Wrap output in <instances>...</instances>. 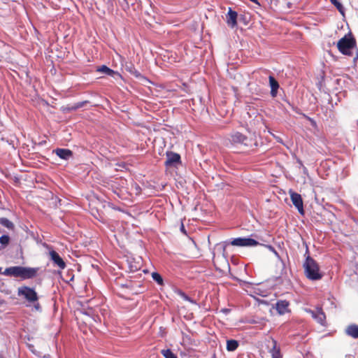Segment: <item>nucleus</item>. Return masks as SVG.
Returning a JSON list of instances; mask_svg holds the SVG:
<instances>
[{
	"mask_svg": "<svg viewBox=\"0 0 358 358\" xmlns=\"http://www.w3.org/2000/svg\"><path fill=\"white\" fill-rule=\"evenodd\" d=\"M38 271V268L24 267L20 266H10L6 268L3 275L20 278L22 280L34 278Z\"/></svg>",
	"mask_w": 358,
	"mask_h": 358,
	"instance_id": "1",
	"label": "nucleus"
},
{
	"mask_svg": "<svg viewBox=\"0 0 358 358\" xmlns=\"http://www.w3.org/2000/svg\"><path fill=\"white\" fill-rule=\"evenodd\" d=\"M17 295L23 297L28 303L26 306H33L36 311L41 310V305L38 302V296L34 288L28 286H22L17 289Z\"/></svg>",
	"mask_w": 358,
	"mask_h": 358,
	"instance_id": "2",
	"label": "nucleus"
},
{
	"mask_svg": "<svg viewBox=\"0 0 358 358\" xmlns=\"http://www.w3.org/2000/svg\"><path fill=\"white\" fill-rule=\"evenodd\" d=\"M303 268L306 276L311 280H318L322 278L320 268L317 262L308 255L303 263Z\"/></svg>",
	"mask_w": 358,
	"mask_h": 358,
	"instance_id": "3",
	"label": "nucleus"
},
{
	"mask_svg": "<svg viewBox=\"0 0 358 358\" xmlns=\"http://www.w3.org/2000/svg\"><path fill=\"white\" fill-rule=\"evenodd\" d=\"M355 44V38L350 34H348L345 35L338 41L337 48L342 54L350 55Z\"/></svg>",
	"mask_w": 358,
	"mask_h": 358,
	"instance_id": "4",
	"label": "nucleus"
},
{
	"mask_svg": "<svg viewBox=\"0 0 358 358\" xmlns=\"http://www.w3.org/2000/svg\"><path fill=\"white\" fill-rule=\"evenodd\" d=\"M230 244L234 246L238 247H254L259 244V243L253 238H234Z\"/></svg>",
	"mask_w": 358,
	"mask_h": 358,
	"instance_id": "5",
	"label": "nucleus"
},
{
	"mask_svg": "<svg viewBox=\"0 0 358 358\" xmlns=\"http://www.w3.org/2000/svg\"><path fill=\"white\" fill-rule=\"evenodd\" d=\"M306 312L310 313L312 317L318 323L324 325L325 323L326 316L322 308H317L315 310L306 309Z\"/></svg>",
	"mask_w": 358,
	"mask_h": 358,
	"instance_id": "6",
	"label": "nucleus"
},
{
	"mask_svg": "<svg viewBox=\"0 0 358 358\" xmlns=\"http://www.w3.org/2000/svg\"><path fill=\"white\" fill-rule=\"evenodd\" d=\"M289 194L294 206L297 208L300 214L303 215L304 210L301 196L292 190L289 191Z\"/></svg>",
	"mask_w": 358,
	"mask_h": 358,
	"instance_id": "7",
	"label": "nucleus"
},
{
	"mask_svg": "<svg viewBox=\"0 0 358 358\" xmlns=\"http://www.w3.org/2000/svg\"><path fill=\"white\" fill-rule=\"evenodd\" d=\"M180 156L174 152H167L166 153V160L165 162V165L166 166H175L177 164L180 163Z\"/></svg>",
	"mask_w": 358,
	"mask_h": 358,
	"instance_id": "8",
	"label": "nucleus"
},
{
	"mask_svg": "<svg viewBox=\"0 0 358 358\" xmlns=\"http://www.w3.org/2000/svg\"><path fill=\"white\" fill-rule=\"evenodd\" d=\"M50 259L57 265L59 268L64 269L66 264L59 254L55 250H52L49 252Z\"/></svg>",
	"mask_w": 358,
	"mask_h": 358,
	"instance_id": "9",
	"label": "nucleus"
},
{
	"mask_svg": "<svg viewBox=\"0 0 358 358\" xmlns=\"http://www.w3.org/2000/svg\"><path fill=\"white\" fill-rule=\"evenodd\" d=\"M237 16V13L236 11L232 10V9L229 8L226 16V22L229 27L234 28L236 26Z\"/></svg>",
	"mask_w": 358,
	"mask_h": 358,
	"instance_id": "10",
	"label": "nucleus"
},
{
	"mask_svg": "<svg viewBox=\"0 0 358 358\" xmlns=\"http://www.w3.org/2000/svg\"><path fill=\"white\" fill-rule=\"evenodd\" d=\"M247 141V137L239 132H235L231 135V141L233 143L246 145Z\"/></svg>",
	"mask_w": 358,
	"mask_h": 358,
	"instance_id": "11",
	"label": "nucleus"
},
{
	"mask_svg": "<svg viewBox=\"0 0 358 358\" xmlns=\"http://www.w3.org/2000/svg\"><path fill=\"white\" fill-rule=\"evenodd\" d=\"M289 302L280 300L276 303V310L280 315H283L288 311Z\"/></svg>",
	"mask_w": 358,
	"mask_h": 358,
	"instance_id": "12",
	"label": "nucleus"
},
{
	"mask_svg": "<svg viewBox=\"0 0 358 358\" xmlns=\"http://www.w3.org/2000/svg\"><path fill=\"white\" fill-rule=\"evenodd\" d=\"M269 85L271 87V94L273 97L277 95L279 84L278 81L271 76H269Z\"/></svg>",
	"mask_w": 358,
	"mask_h": 358,
	"instance_id": "13",
	"label": "nucleus"
},
{
	"mask_svg": "<svg viewBox=\"0 0 358 358\" xmlns=\"http://www.w3.org/2000/svg\"><path fill=\"white\" fill-rule=\"evenodd\" d=\"M55 152L59 157L66 160L69 159L72 155V152L68 149L58 148L55 150Z\"/></svg>",
	"mask_w": 358,
	"mask_h": 358,
	"instance_id": "14",
	"label": "nucleus"
},
{
	"mask_svg": "<svg viewBox=\"0 0 358 358\" xmlns=\"http://www.w3.org/2000/svg\"><path fill=\"white\" fill-rule=\"evenodd\" d=\"M97 71L100 73H106L110 76H112L113 78L120 77V75L119 73L114 71L113 70L109 69L105 65L101 66L99 67Z\"/></svg>",
	"mask_w": 358,
	"mask_h": 358,
	"instance_id": "15",
	"label": "nucleus"
},
{
	"mask_svg": "<svg viewBox=\"0 0 358 358\" xmlns=\"http://www.w3.org/2000/svg\"><path fill=\"white\" fill-rule=\"evenodd\" d=\"M345 333L347 335H348L354 338H358V325H357V324L349 325L345 329Z\"/></svg>",
	"mask_w": 358,
	"mask_h": 358,
	"instance_id": "16",
	"label": "nucleus"
},
{
	"mask_svg": "<svg viewBox=\"0 0 358 358\" xmlns=\"http://www.w3.org/2000/svg\"><path fill=\"white\" fill-rule=\"evenodd\" d=\"M272 348L270 349L269 352L271 354L272 358H281L280 348L277 347V343L274 339H272Z\"/></svg>",
	"mask_w": 358,
	"mask_h": 358,
	"instance_id": "17",
	"label": "nucleus"
},
{
	"mask_svg": "<svg viewBox=\"0 0 358 358\" xmlns=\"http://www.w3.org/2000/svg\"><path fill=\"white\" fill-rule=\"evenodd\" d=\"M238 346V343L235 340H229L227 342V350L228 351H234Z\"/></svg>",
	"mask_w": 358,
	"mask_h": 358,
	"instance_id": "18",
	"label": "nucleus"
},
{
	"mask_svg": "<svg viewBox=\"0 0 358 358\" xmlns=\"http://www.w3.org/2000/svg\"><path fill=\"white\" fill-rule=\"evenodd\" d=\"M161 353L165 358H178L169 349L162 350Z\"/></svg>",
	"mask_w": 358,
	"mask_h": 358,
	"instance_id": "19",
	"label": "nucleus"
},
{
	"mask_svg": "<svg viewBox=\"0 0 358 358\" xmlns=\"http://www.w3.org/2000/svg\"><path fill=\"white\" fill-rule=\"evenodd\" d=\"M330 1L336 7V8L342 15L344 14L343 6L338 0H330Z\"/></svg>",
	"mask_w": 358,
	"mask_h": 358,
	"instance_id": "20",
	"label": "nucleus"
},
{
	"mask_svg": "<svg viewBox=\"0 0 358 358\" xmlns=\"http://www.w3.org/2000/svg\"><path fill=\"white\" fill-rule=\"evenodd\" d=\"M152 279L156 281L159 285H162L163 279L159 273L154 272L152 273Z\"/></svg>",
	"mask_w": 358,
	"mask_h": 358,
	"instance_id": "21",
	"label": "nucleus"
},
{
	"mask_svg": "<svg viewBox=\"0 0 358 358\" xmlns=\"http://www.w3.org/2000/svg\"><path fill=\"white\" fill-rule=\"evenodd\" d=\"M1 223L8 229H12L13 227V224L6 218H2Z\"/></svg>",
	"mask_w": 358,
	"mask_h": 358,
	"instance_id": "22",
	"label": "nucleus"
},
{
	"mask_svg": "<svg viewBox=\"0 0 358 358\" xmlns=\"http://www.w3.org/2000/svg\"><path fill=\"white\" fill-rule=\"evenodd\" d=\"M9 236L7 235H3L0 237V243L3 245H6L9 243Z\"/></svg>",
	"mask_w": 358,
	"mask_h": 358,
	"instance_id": "23",
	"label": "nucleus"
},
{
	"mask_svg": "<svg viewBox=\"0 0 358 358\" xmlns=\"http://www.w3.org/2000/svg\"><path fill=\"white\" fill-rule=\"evenodd\" d=\"M85 103H86V102H79V103H77L75 105H73L70 109L75 110H76L78 108H80L83 107Z\"/></svg>",
	"mask_w": 358,
	"mask_h": 358,
	"instance_id": "24",
	"label": "nucleus"
},
{
	"mask_svg": "<svg viewBox=\"0 0 358 358\" xmlns=\"http://www.w3.org/2000/svg\"><path fill=\"white\" fill-rule=\"evenodd\" d=\"M266 248L270 250L272 252H273V254L275 255L276 257H278V259H280V256L278 255V253L276 252V250L271 245H266Z\"/></svg>",
	"mask_w": 358,
	"mask_h": 358,
	"instance_id": "25",
	"label": "nucleus"
},
{
	"mask_svg": "<svg viewBox=\"0 0 358 358\" xmlns=\"http://www.w3.org/2000/svg\"><path fill=\"white\" fill-rule=\"evenodd\" d=\"M181 296H182V297L185 301H189V302H191V303H195V302H194L192 299H191L188 296H187L186 294H183V293H182V294H181Z\"/></svg>",
	"mask_w": 358,
	"mask_h": 358,
	"instance_id": "26",
	"label": "nucleus"
},
{
	"mask_svg": "<svg viewBox=\"0 0 358 358\" xmlns=\"http://www.w3.org/2000/svg\"><path fill=\"white\" fill-rule=\"evenodd\" d=\"M229 244L227 242L223 243V250L224 251L226 249L227 245Z\"/></svg>",
	"mask_w": 358,
	"mask_h": 358,
	"instance_id": "27",
	"label": "nucleus"
},
{
	"mask_svg": "<svg viewBox=\"0 0 358 358\" xmlns=\"http://www.w3.org/2000/svg\"><path fill=\"white\" fill-rule=\"evenodd\" d=\"M134 187H135V188H136V189L137 191L136 194H138L139 193L138 189H140L139 187L136 184L134 185Z\"/></svg>",
	"mask_w": 358,
	"mask_h": 358,
	"instance_id": "28",
	"label": "nucleus"
},
{
	"mask_svg": "<svg viewBox=\"0 0 358 358\" xmlns=\"http://www.w3.org/2000/svg\"><path fill=\"white\" fill-rule=\"evenodd\" d=\"M181 231L184 233H185V228H184V225L182 224L181 225V228H180Z\"/></svg>",
	"mask_w": 358,
	"mask_h": 358,
	"instance_id": "29",
	"label": "nucleus"
},
{
	"mask_svg": "<svg viewBox=\"0 0 358 358\" xmlns=\"http://www.w3.org/2000/svg\"><path fill=\"white\" fill-rule=\"evenodd\" d=\"M250 1L253 2V3H257V0H250Z\"/></svg>",
	"mask_w": 358,
	"mask_h": 358,
	"instance_id": "30",
	"label": "nucleus"
},
{
	"mask_svg": "<svg viewBox=\"0 0 358 358\" xmlns=\"http://www.w3.org/2000/svg\"><path fill=\"white\" fill-rule=\"evenodd\" d=\"M3 272H2V268L0 267V274H3Z\"/></svg>",
	"mask_w": 358,
	"mask_h": 358,
	"instance_id": "31",
	"label": "nucleus"
}]
</instances>
